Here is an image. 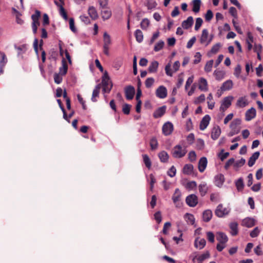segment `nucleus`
Listing matches in <instances>:
<instances>
[{"label": "nucleus", "mask_w": 263, "mask_h": 263, "mask_svg": "<svg viewBox=\"0 0 263 263\" xmlns=\"http://www.w3.org/2000/svg\"><path fill=\"white\" fill-rule=\"evenodd\" d=\"M199 82V89L202 91H207L208 88L206 80L203 78H201Z\"/></svg>", "instance_id": "obj_30"}, {"label": "nucleus", "mask_w": 263, "mask_h": 263, "mask_svg": "<svg viewBox=\"0 0 263 263\" xmlns=\"http://www.w3.org/2000/svg\"><path fill=\"white\" fill-rule=\"evenodd\" d=\"M230 229V233L232 236H236L238 234V223L236 222H231L229 224Z\"/></svg>", "instance_id": "obj_23"}, {"label": "nucleus", "mask_w": 263, "mask_h": 263, "mask_svg": "<svg viewBox=\"0 0 263 263\" xmlns=\"http://www.w3.org/2000/svg\"><path fill=\"white\" fill-rule=\"evenodd\" d=\"M62 66L59 68V74L61 76H65L68 70V65L65 59H63L62 61Z\"/></svg>", "instance_id": "obj_25"}, {"label": "nucleus", "mask_w": 263, "mask_h": 263, "mask_svg": "<svg viewBox=\"0 0 263 263\" xmlns=\"http://www.w3.org/2000/svg\"><path fill=\"white\" fill-rule=\"evenodd\" d=\"M207 239L208 240L213 243L214 242V238L215 236L213 232H208L206 233Z\"/></svg>", "instance_id": "obj_61"}, {"label": "nucleus", "mask_w": 263, "mask_h": 263, "mask_svg": "<svg viewBox=\"0 0 263 263\" xmlns=\"http://www.w3.org/2000/svg\"><path fill=\"white\" fill-rule=\"evenodd\" d=\"M260 230L258 227H255L251 232L250 235L251 237H256L259 234Z\"/></svg>", "instance_id": "obj_55"}, {"label": "nucleus", "mask_w": 263, "mask_h": 263, "mask_svg": "<svg viewBox=\"0 0 263 263\" xmlns=\"http://www.w3.org/2000/svg\"><path fill=\"white\" fill-rule=\"evenodd\" d=\"M233 83L232 80H229L224 82L221 86V90L222 91L229 90L232 88Z\"/></svg>", "instance_id": "obj_24"}, {"label": "nucleus", "mask_w": 263, "mask_h": 263, "mask_svg": "<svg viewBox=\"0 0 263 263\" xmlns=\"http://www.w3.org/2000/svg\"><path fill=\"white\" fill-rule=\"evenodd\" d=\"M241 124V120L239 119H234L230 125V128L232 130L238 131V134L240 132V127L239 125Z\"/></svg>", "instance_id": "obj_13"}, {"label": "nucleus", "mask_w": 263, "mask_h": 263, "mask_svg": "<svg viewBox=\"0 0 263 263\" xmlns=\"http://www.w3.org/2000/svg\"><path fill=\"white\" fill-rule=\"evenodd\" d=\"M221 47V44L220 43H216V44L214 45L211 50L210 52L213 54L216 53L219 50L220 48Z\"/></svg>", "instance_id": "obj_48"}, {"label": "nucleus", "mask_w": 263, "mask_h": 263, "mask_svg": "<svg viewBox=\"0 0 263 263\" xmlns=\"http://www.w3.org/2000/svg\"><path fill=\"white\" fill-rule=\"evenodd\" d=\"M176 173V170L174 166H172L168 171L167 175L171 177H173L175 176Z\"/></svg>", "instance_id": "obj_59"}, {"label": "nucleus", "mask_w": 263, "mask_h": 263, "mask_svg": "<svg viewBox=\"0 0 263 263\" xmlns=\"http://www.w3.org/2000/svg\"><path fill=\"white\" fill-rule=\"evenodd\" d=\"M110 78L107 71H105L102 77V84L103 86V90L104 92H109L112 87V84H111L110 87L109 88V84L110 83Z\"/></svg>", "instance_id": "obj_4"}, {"label": "nucleus", "mask_w": 263, "mask_h": 263, "mask_svg": "<svg viewBox=\"0 0 263 263\" xmlns=\"http://www.w3.org/2000/svg\"><path fill=\"white\" fill-rule=\"evenodd\" d=\"M255 222L254 218L247 217L242 220L241 225L247 228H251L255 225Z\"/></svg>", "instance_id": "obj_14"}, {"label": "nucleus", "mask_w": 263, "mask_h": 263, "mask_svg": "<svg viewBox=\"0 0 263 263\" xmlns=\"http://www.w3.org/2000/svg\"><path fill=\"white\" fill-rule=\"evenodd\" d=\"M214 38V35H209V31L207 29H204L200 37V43L201 44L205 45V46L209 45L212 41Z\"/></svg>", "instance_id": "obj_1"}, {"label": "nucleus", "mask_w": 263, "mask_h": 263, "mask_svg": "<svg viewBox=\"0 0 263 263\" xmlns=\"http://www.w3.org/2000/svg\"><path fill=\"white\" fill-rule=\"evenodd\" d=\"M154 79L153 78H147L145 82V85L146 88H150L154 83Z\"/></svg>", "instance_id": "obj_56"}, {"label": "nucleus", "mask_w": 263, "mask_h": 263, "mask_svg": "<svg viewBox=\"0 0 263 263\" xmlns=\"http://www.w3.org/2000/svg\"><path fill=\"white\" fill-rule=\"evenodd\" d=\"M193 22V17L189 16L186 20L182 22L181 26L184 29H188L192 26Z\"/></svg>", "instance_id": "obj_22"}, {"label": "nucleus", "mask_w": 263, "mask_h": 263, "mask_svg": "<svg viewBox=\"0 0 263 263\" xmlns=\"http://www.w3.org/2000/svg\"><path fill=\"white\" fill-rule=\"evenodd\" d=\"M214 61L211 60L208 61L204 66V70L206 72H209L212 71V68L213 65Z\"/></svg>", "instance_id": "obj_46"}, {"label": "nucleus", "mask_w": 263, "mask_h": 263, "mask_svg": "<svg viewBox=\"0 0 263 263\" xmlns=\"http://www.w3.org/2000/svg\"><path fill=\"white\" fill-rule=\"evenodd\" d=\"M60 13L61 15L64 18V20H67L68 19V16L67 12L63 8V6H61L60 9Z\"/></svg>", "instance_id": "obj_62"}, {"label": "nucleus", "mask_w": 263, "mask_h": 263, "mask_svg": "<svg viewBox=\"0 0 263 263\" xmlns=\"http://www.w3.org/2000/svg\"><path fill=\"white\" fill-rule=\"evenodd\" d=\"M213 17V13L211 10H208L205 14V20L206 22H210Z\"/></svg>", "instance_id": "obj_54"}, {"label": "nucleus", "mask_w": 263, "mask_h": 263, "mask_svg": "<svg viewBox=\"0 0 263 263\" xmlns=\"http://www.w3.org/2000/svg\"><path fill=\"white\" fill-rule=\"evenodd\" d=\"M166 106H163L158 108L153 113V117L157 119L161 117L165 112Z\"/></svg>", "instance_id": "obj_20"}, {"label": "nucleus", "mask_w": 263, "mask_h": 263, "mask_svg": "<svg viewBox=\"0 0 263 263\" xmlns=\"http://www.w3.org/2000/svg\"><path fill=\"white\" fill-rule=\"evenodd\" d=\"M208 187L205 183H202L199 185V191L200 195L202 196H204L207 193Z\"/></svg>", "instance_id": "obj_40"}, {"label": "nucleus", "mask_w": 263, "mask_h": 263, "mask_svg": "<svg viewBox=\"0 0 263 263\" xmlns=\"http://www.w3.org/2000/svg\"><path fill=\"white\" fill-rule=\"evenodd\" d=\"M259 155L260 153L259 152H256L249 158L248 161V165L250 167H252L255 164V161L258 158Z\"/></svg>", "instance_id": "obj_27"}, {"label": "nucleus", "mask_w": 263, "mask_h": 263, "mask_svg": "<svg viewBox=\"0 0 263 263\" xmlns=\"http://www.w3.org/2000/svg\"><path fill=\"white\" fill-rule=\"evenodd\" d=\"M234 162H235V159L234 158H232L231 159H230L224 165V169L227 170L229 169V168L230 167V166H231L232 165H234Z\"/></svg>", "instance_id": "obj_58"}, {"label": "nucleus", "mask_w": 263, "mask_h": 263, "mask_svg": "<svg viewBox=\"0 0 263 263\" xmlns=\"http://www.w3.org/2000/svg\"><path fill=\"white\" fill-rule=\"evenodd\" d=\"M246 163V160L242 158L240 160L234 162V168L236 171H238V168L242 166Z\"/></svg>", "instance_id": "obj_41"}, {"label": "nucleus", "mask_w": 263, "mask_h": 263, "mask_svg": "<svg viewBox=\"0 0 263 263\" xmlns=\"http://www.w3.org/2000/svg\"><path fill=\"white\" fill-rule=\"evenodd\" d=\"M241 71V66L240 65H237L236 67L234 69V74L238 78L240 74Z\"/></svg>", "instance_id": "obj_60"}, {"label": "nucleus", "mask_w": 263, "mask_h": 263, "mask_svg": "<svg viewBox=\"0 0 263 263\" xmlns=\"http://www.w3.org/2000/svg\"><path fill=\"white\" fill-rule=\"evenodd\" d=\"M205 101V95L204 94H201L198 97H197L195 101V104H198L203 102Z\"/></svg>", "instance_id": "obj_57"}, {"label": "nucleus", "mask_w": 263, "mask_h": 263, "mask_svg": "<svg viewBox=\"0 0 263 263\" xmlns=\"http://www.w3.org/2000/svg\"><path fill=\"white\" fill-rule=\"evenodd\" d=\"M225 73L222 70H215L214 72V75L215 77V79L218 81H220L223 79Z\"/></svg>", "instance_id": "obj_38"}, {"label": "nucleus", "mask_w": 263, "mask_h": 263, "mask_svg": "<svg viewBox=\"0 0 263 263\" xmlns=\"http://www.w3.org/2000/svg\"><path fill=\"white\" fill-rule=\"evenodd\" d=\"M208 164V160L206 157H201L198 162V170L200 172L202 173L205 170Z\"/></svg>", "instance_id": "obj_15"}, {"label": "nucleus", "mask_w": 263, "mask_h": 263, "mask_svg": "<svg viewBox=\"0 0 263 263\" xmlns=\"http://www.w3.org/2000/svg\"><path fill=\"white\" fill-rule=\"evenodd\" d=\"M101 11L102 17L104 20L109 19L111 15V12L110 10L107 9L105 7L103 8Z\"/></svg>", "instance_id": "obj_34"}, {"label": "nucleus", "mask_w": 263, "mask_h": 263, "mask_svg": "<svg viewBox=\"0 0 263 263\" xmlns=\"http://www.w3.org/2000/svg\"><path fill=\"white\" fill-rule=\"evenodd\" d=\"M256 115V109L254 107H251L248 109L245 114V119L247 121H251L255 118Z\"/></svg>", "instance_id": "obj_12"}, {"label": "nucleus", "mask_w": 263, "mask_h": 263, "mask_svg": "<svg viewBox=\"0 0 263 263\" xmlns=\"http://www.w3.org/2000/svg\"><path fill=\"white\" fill-rule=\"evenodd\" d=\"M88 12L90 17L92 20H96L98 17V15L96 9L93 6L90 7L89 8Z\"/></svg>", "instance_id": "obj_35"}, {"label": "nucleus", "mask_w": 263, "mask_h": 263, "mask_svg": "<svg viewBox=\"0 0 263 263\" xmlns=\"http://www.w3.org/2000/svg\"><path fill=\"white\" fill-rule=\"evenodd\" d=\"M41 16V12L37 10L35 11V13L31 15L32 20H39V18Z\"/></svg>", "instance_id": "obj_63"}, {"label": "nucleus", "mask_w": 263, "mask_h": 263, "mask_svg": "<svg viewBox=\"0 0 263 263\" xmlns=\"http://www.w3.org/2000/svg\"><path fill=\"white\" fill-rule=\"evenodd\" d=\"M211 118L208 115H206L202 119L200 123V129L204 130L208 126Z\"/></svg>", "instance_id": "obj_16"}, {"label": "nucleus", "mask_w": 263, "mask_h": 263, "mask_svg": "<svg viewBox=\"0 0 263 263\" xmlns=\"http://www.w3.org/2000/svg\"><path fill=\"white\" fill-rule=\"evenodd\" d=\"M233 99L232 96H228L223 98L220 107V111L224 112L231 105L232 101Z\"/></svg>", "instance_id": "obj_6"}, {"label": "nucleus", "mask_w": 263, "mask_h": 263, "mask_svg": "<svg viewBox=\"0 0 263 263\" xmlns=\"http://www.w3.org/2000/svg\"><path fill=\"white\" fill-rule=\"evenodd\" d=\"M111 44L110 36L107 33L103 34V52L106 55H109V46Z\"/></svg>", "instance_id": "obj_3"}, {"label": "nucleus", "mask_w": 263, "mask_h": 263, "mask_svg": "<svg viewBox=\"0 0 263 263\" xmlns=\"http://www.w3.org/2000/svg\"><path fill=\"white\" fill-rule=\"evenodd\" d=\"M235 185L238 191H242L244 187L243 179L239 178L236 182Z\"/></svg>", "instance_id": "obj_43"}, {"label": "nucleus", "mask_w": 263, "mask_h": 263, "mask_svg": "<svg viewBox=\"0 0 263 263\" xmlns=\"http://www.w3.org/2000/svg\"><path fill=\"white\" fill-rule=\"evenodd\" d=\"M53 78L54 82L58 84L61 83L63 81L62 76L57 73L54 74Z\"/></svg>", "instance_id": "obj_50"}, {"label": "nucleus", "mask_w": 263, "mask_h": 263, "mask_svg": "<svg viewBox=\"0 0 263 263\" xmlns=\"http://www.w3.org/2000/svg\"><path fill=\"white\" fill-rule=\"evenodd\" d=\"M230 209L228 208H224L222 204H219L215 211V215L218 217H223L230 213Z\"/></svg>", "instance_id": "obj_5"}, {"label": "nucleus", "mask_w": 263, "mask_h": 263, "mask_svg": "<svg viewBox=\"0 0 263 263\" xmlns=\"http://www.w3.org/2000/svg\"><path fill=\"white\" fill-rule=\"evenodd\" d=\"M203 23L202 19L200 17H198L196 19V23L195 26V30L197 31L199 29Z\"/></svg>", "instance_id": "obj_52"}, {"label": "nucleus", "mask_w": 263, "mask_h": 263, "mask_svg": "<svg viewBox=\"0 0 263 263\" xmlns=\"http://www.w3.org/2000/svg\"><path fill=\"white\" fill-rule=\"evenodd\" d=\"M216 239L221 244H225L228 241V237L227 235L221 232L216 233Z\"/></svg>", "instance_id": "obj_17"}, {"label": "nucleus", "mask_w": 263, "mask_h": 263, "mask_svg": "<svg viewBox=\"0 0 263 263\" xmlns=\"http://www.w3.org/2000/svg\"><path fill=\"white\" fill-rule=\"evenodd\" d=\"M213 216L212 212L210 210H207L203 212L202 214L203 220L205 222H209Z\"/></svg>", "instance_id": "obj_29"}, {"label": "nucleus", "mask_w": 263, "mask_h": 263, "mask_svg": "<svg viewBox=\"0 0 263 263\" xmlns=\"http://www.w3.org/2000/svg\"><path fill=\"white\" fill-rule=\"evenodd\" d=\"M174 129L173 125L172 123L167 122L162 126V133L165 136H168L172 134Z\"/></svg>", "instance_id": "obj_10"}, {"label": "nucleus", "mask_w": 263, "mask_h": 263, "mask_svg": "<svg viewBox=\"0 0 263 263\" xmlns=\"http://www.w3.org/2000/svg\"><path fill=\"white\" fill-rule=\"evenodd\" d=\"M164 45V42L162 41H160L155 45L154 50L155 51H159L163 48Z\"/></svg>", "instance_id": "obj_51"}, {"label": "nucleus", "mask_w": 263, "mask_h": 263, "mask_svg": "<svg viewBox=\"0 0 263 263\" xmlns=\"http://www.w3.org/2000/svg\"><path fill=\"white\" fill-rule=\"evenodd\" d=\"M0 55H1V60H0V65L2 66H5V65L7 63V59L6 54L4 52L0 51Z\"/></svg>", "instance_id": "obj_49"}, {"label": "nucleus", "mask_w": 263, "mask_h": 263, "mask_svg": "<svg viewBox=\"0 0 263 263\" xmlns=\"http://www.w3.org/2000/svg\"><path fill=\"white\" fill-rule=\"evenodd\" d=\"M206 244V241L204 238H200L199 237L196 238L194 242L195 247L201 250L203 249Z\"/></svg>", "instance_id": "obj_19"}, {"label": "nucleus", "mask_w": 263, "mask_h": 263, "mask_svg": "<svg viewBox=\"0 0 263 263\" xmlns=\"http://www.w3.org/2000/svg\"><path fill=\"white\" fill-rule=\"evenodd\" d=\"M187 150L185 147H182L178 144L174 146L172 150V156L175 158L183 157L186 154Z\"/></svg>", "instance_id": "obj_2"}, {"label": "nucleus", "mask_w": 263, "mask_h": 263, "mask_svg": "<svg viewBox=\"0 0 263 263\" xmlns=\"http://www.w3.org/2000/svg\"><path fill=\"white\" fill-rule=\"evenodd\" d=\"M131 105L128 104H124L123 105L122 111L125 115H128L130 112Z\"/></svg>", "instance_id": "obj_53"}, {"label": "nucleus", "mask_w": 263, "mask_h": 263, "mask_svg": "<svg viewBox=\"0 0 263 263\" xmlns=\"http://www.w3.org/2000/svg\"><path fill=\"white\" fill-rule=\"evenodd\" d=\"M190 258H192L193 263H202L201 261H199V260H198V254H196V253L192 254L190 256Z\"/></svg>", "instance_id": "obj_64"}, {"label": "nucleus", "mask_w": 263, "mask_h": 263, "mask_svg": "<svg viewBox=\"0 0 263 263\" xmlns=\"http://www.w3.org/2000/svg\"><path fill=\"white\" fill-rule=\"evenodd\" d=\"M185 201L190 207H195L198 203V197L195 194H191L186 197Z\"/></svg>", "instance_id": "obj_7"}, {"label": "nucleus", "mask_w": 263, "mask_h": 263, "mask_svg": "<svg viewBox=\"0 0 263 263\" xmlns=\"http://www.w3.org/2000/svg\"><path fill=\"white\" fill-rule=\"evenodd\" d=\"M181 194L179 189H176L175 193L172 196V200L174 204H176V207H180L179 201L180 200Z\"/></svg>", "instance_id": "obj_11"}, {"label": "nucleus", "mask_w": 263, "mask_h": 263, "mask_svg": "<svg viewBox=\"0 0 263 263\" xmlns=\"http://www.w3.org/2000/svg\"><path fill=\"white\" fill-rule=\"evenodd\" d=\"M101 86V84H99L96 86L95 88L93 89L91 97V100L92 102L97 101L96 98L99 97Z\"/></svg>", "instance_id": "obj_28"}, {"label": "nucleus", "mask_w": 263, "mask_h": 263, "mask_svg": "<svg viewBox=\"0 0 263 263\" xmlns=\"http://www.w3.org/2000/svg\"><path fill=\"white\" fill-rule=\"evenodd\" d=\"M210 256V252L207 251L201 255H198V260L202 262L205 259L209 258Z\"/></svg>", "instance_id": "obj_45"}, {"label": "nucleus", "mask_w": 263, "mask_h": 263, "mask_svg": "<svg viewBox=\"0 0 263 263\" xmlns=\"http://www.w3.org/2000/svg\"><path fill=\"white\" fill-rule=\"evenodd\" d=\"M215 184L218 187H221L224 182V177L222 174H219L215 177Z\"/></svg>", "instance_id": "obj_21"}, {"label": "nucleus", "mask_w": 263, "mask_h": 263, "mask_svg": "<svg viewBox=\"0 0 263 263\" xmlns=\"http://www.w3.org/2000/svg\"><path fill=\"white\" fill-rule=\"evenodd\" d=\"M158 65L159 63L157 61H154L152 62L148 67V71L151 73H154L157 72Z\"/></svg>", "instance_id": "obj_33"}, {"label": "nucleus", "mask_w": 263, "mask_h": 263, "mask_svg": "<svg viewBox=\"0 0 263 263\" xmlns=\"http://www.w3.org/2000/svg\"><path fill=\"white\" fill-rule=\"evenodd\" d=\"M150 146L152 150H155L158 147V141L156 137H153L150 141Z\"/></svg>", "instance_id": "obj_44"}, {"label": "nucleus", "mask_w": 263, "mask_h": 263, "mask_svg": "<svg viewBox=\"0 0 263 263\" xmlns=\"http://www.w3.org/2000/svg\"><path fill=\"white\" fill-rule=\"evenodd\" d=\"M135 36L136 41L139 43H141L143 40V33L140 29H137L135 31Z\"/></svg>", "instance_id": "obj_39"}, {"label": "nucleus", "mask_w": 263, "mask_h": 263, "mask_svg": "<svg viewBox=\"0 0 263 263\" xmlns=\"http://www.w3.org/2000/svg\"><path fill=\"white\" fill-rule=\"evenodd\" d=\"M184 218L186 219L187 222L190 224H194L195 222V218L193 214L186 213L184 215Z\"/></svg>", "instance_id": "obj_42"}, {"label": "nucleus", "mask_w": 263, "mask_h": 263, "mask_svg": "<svg viewBox=\"0 0 263 263\" xmlns=\"http://www.w3.org/2000/svg\"><path fill=\"white\" fill-rule=\"evenodd\" d=\"M193 9L192 11L195 13H198L200 11L201 1L200 0H193L192 1Z\"/></svg>", "instance_id": "obj_32"}, {"label": "nucleus", "mask_w": 263, "mask_h": 263, "mask_svg": "<svg viewBox=\"0 0 263 263\" xmlns=\"http://www.w3.org/2000/svg\"><path fill=\"white\" fill-rule=\"evenodd\" d=\"M194 166L191 164H185L183 168V173L186 175H191L193 172Z\"/></svg>", "instance_id": "obj_31"}, {"label": "nucleus", "mask_w": 263, "mask_h": 263, "mask_svg": "<svg viewBox=\"0 0 263 263\" xmlns=\"http://www.w3.org/2000/svg\"><path fill=\"white\" fill-rule=\"evenodd\" d=\"M248 105V102L246 97L239 98L237 102L236 106L239 108H243Z\"/></svg>", "instance_id": "obj_26"}, {"label": "nucleus", "mask_w": 263, "mask_h": 263, "mask_svg": "<svg viewBox=\"0 0 263 263\" xmlns=\"http://www.w3.org/2000/svg\"><path fill=\"white\" fill-rule=\"evenodd\" d=\"M149 25V21L147 18H144L140 23V27L143 30H146Z\"/></svg>", "instance_id": "obj_47"}, {"label": "nucleus", "mask_w": 263, "mask_h": 263, "mask_svg": "<svg viewBox=\"0 0 263 263\" xmlns=\"http://www.w3.org/2000/svg\"><path fill=\"white\" fill-rule=\"evenodd\" d=\"M167 95V91L165 87L164 86H160L156 89V95L160 99H164L166 97Z\"/></svg>", "instance_id": "obj_9"}, {"label": "nucleus", "mask_w": 263, "mask_h": 263, "mask_svg": "<svg viewBox=\"0 0 263 263\" xmlns=\"http://www.w3.org/2000/svg\"><path fill=\"white\" fill-rule=\"evenodd\" d=\"M124 91L126 99L130 100L133 99L135 94V89L133 86L131 85L126 86L124 89Z\"/></svg>", "instance_id": "obj_8"}, {"label": "nucleus", "mask_w": 263, "mask_h": 263, "mask_svg": "<svg viewBox=\"0 0 263 263\" xmlns=\"http://www.w3.org/2000/svg\"><path fill=\"white\" fill-rule=\"evenodd\" d=\"M221 134V129L219 126H214L211 132V138L214 140H217Z\"/></svg>", "instance_id": "obj_18"}, {"label": "nucleus", "mask_w": 263, "mask_h": 263, "mask_svg": "<svg viewBox=\"0 0 263 263\" xmlns=\"http://www.w3.org/2000/svg\"><path fill=\"white\" fill-rule=\"evenodd\" d=\"M158 157L162 162H166L168 161L169 156L165 151H162L158 154Z\"/></svg>", "instance_id": "obj_36"}, {"label": "nucleus", "mask_w": 263, "mask_h": 263, "mask_svg": "<svg viewBox=\"0 0 263 263\" xmlns=\"http://www.w3.org/2000/svg\"><path fill=\"white\" fill-rule=\"evenodd\" d=\"M142 158L145 166L147 168L150 169L152 166V162L148 156L146 154H143L142 155Z\"/></svg>", "instance_id": "obj_37"}]
</instances>
